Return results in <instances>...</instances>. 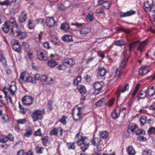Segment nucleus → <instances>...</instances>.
<instances>
[{
	"label": "nucleus",
	"mask_w": 155,
	"mask_h": 155,
	"mask_svg": "<svg viewBox=\"0 0 155 155\" xmlns=\"http://www.w3.org/2000/svg\"><path fill=\"white\" fill-rule=\"evenodd\" d=\"M35 78L36 81L39 80L41 81L47 82L49 84H52L53 82V79L51 77H48L45 74H36L35 76Z\"/></svg>",
	"instance_id": "nucleus-1"
},
{
	"label": "nucleus",
	"mask_w": 155,
	"mask_h": 155,
	"mask_svg": "<svg viewBox=\"0 0 155 155\" xmlns=\"http://www.w3.org/2000/svg\"><path fill=\"white\" fill-rule=\"evenodd\" d=\"M87 137L78 139L77 140L76 143L78 145H81L80 148L83 152H84L89 147V143L87 142Z\"/></svg>",
	"instance_id": "nucleus-2"
},
{
	"label": "nucleus",
	"mask_w": 155,
	"mask_h": 155,
	"mask_svg": "<svg viewBox=\"0 0 155 155\" xmlns=\"http://www.w3.org/2000/svg\"><path fill=\"white\" fill-rule=\"evenodd\" d=\"M11 32L14 37L15 38L18 37L21 39H24L27 36L26 32L21 31L18 28L15 29V30H14V28H12L11 31Z\"/></svg>",
	"instance_id": "nucleus-3"
},
{
	"label": "nucleus",
	"mask_w": 155,
	"mask_h": 155,
	"mask_svg": "<svg viewBox=\"0 0 155 155\" xmlns=\"http://www.w3.org/2000/svg\"><path fill=\"white\" fill-rule=\"evenodd\" d=\"M44 114V110H34L32 115L33 121L35 122L38 120H41L43 118V115Z\"/></svg>",
	"instance_id": "nucleus-4"
},
{
	"label": "nucleus",
	"mask_w": 155,
	"mask_h": 155,
	"mask_svg": "<svg viewBox=\"0 0 155 155\" xmlns=\"http://www.w3.org/2000/svg\"><path fill=\"white\" fill-rule=\"evenodd\" d=\"M11 47L13 50L18 53H20L22 49V47L20 42L17 40H13L11 43Z\"/></svg>",
	"instance_id": "nucleus-5"
},
{
	"label": "nucleus",
	"mask_w": 155,
	"mask_h": 155,
	"mask_svg": "<svg viewBox=\"0 0 155 155\" xmlns=\"http://www.w3.org/2000/svg\"><path fill=\"white\" fill-rule=\"evenodd\" d=\"M34 98L31 96L26 95L22 97V101L24 105L29 106L33 104Z\"/></svg>",
	"instance_id": "nucleus-6"
},
{
	"label": "nucleus",
	"mask_w": 155,
	"mask_h": 155,
	"mask_svg": "<svg viewBox=\"0 0 155 155\" xmlns=\"http://www.w3.org/2000/svg\"><path fill=\"white\" fill-rule=\"evenodd\" d=\"M103 85V83L102 82H97L94 84L93 87L95 89L94 94L96 95L100 92Z\"/></svg>",
	"instance_id": "nucleus-7"
},
{
	"label": "nucleus",
	"mask_w": 155,
	"mask_h": 155,
	"mask_svg": "<svg viewBox=\"0 0 155 155\" xmlns=\"http://www.w3.org/2000/svg\"><path fill=\"white\" fill-rule=\"evenodd\" d=\"M47 52L45 50H42L37 55V58L41 61H45L48 60Z\"/></svg>",
	"instance_id": "nucleus-8"
},
{
	"label": "nucleus",
	"mask_w": 155,
	"mask_h": 155,
	"mask_svg": "<svg viewBox=\"0 0 155 155\" xmlns=\"http://www.w3.org/2000/svg\"><path fill=\"white\" fill-rule=\"evenodd\" d=\"M7 22H8V23L10 25L11 27H12L11 28V30L12 28H14V30H15V29H17L19 27V26L17 24L16 20L14 17H12L10 18L9 20L7 21Z\"/></svg>",
	"instance_id": "nucleus-9"
},
{
	"label": "nucleus",
	"mask_w": 155,
	"mask_h": 155,
	"mask_svg": "<svg viewBox=\"0 0 155 155\" xmlns=\"http://www.w3.org/2000/svg\"><path fill=\"white\" fill-rule=\"evenodd\" d=\"M121 109L119 107H116L111 112V116L113 119H117L120 116Z\"/></svg>",
	"instance_id": "nucleus-10"
},
{
	"label": "nucleus",
	"mask_w": 155,
	"mask_h": 155,
	"mask_svg": "<svg viewBox=\"0 0 155 155\" xmlns=\"http://www.w3.org/2000/svg\"><path fill=\"white\" fill-rule=\"evenodd\" d=\"M97 71V76L98 77H103L105 76L107 73V70L104 67H101L98 68Z\"/></svg>",
	"instance_id": "nucleus-11"
},
{
	"label": "nucleus",
	"mask_w": 155,
	"mask_h": 155,
	"mask_svg": "<svg viewBox=\"0 0 155 155\" xmlns=\"http://www.w3.org/2000/svg\"><path fill=\"white\" fill-rule=\"evenodd\" d=\"M47 26L51 27L54 26L56 24V21L52 17H48L46 20Z\"/></svg>",
	"instance_id": "nucleus-12"
},
{
	"label": "nucleus",
	"mask_w": 155,
	"mask_h": 155,
	"mask_svg": "<svg viewBox=\"0 0 155 155\" xmlns=\"http://www.w3.org/2000/svg\"><path fill=\"white\" fill-rule=\"evenodd\" d=\"M136 13V12L135 11L132 10L127 11L126 12L124 13L121 12H120V16L121 17L130 16L135 14Z\"/></svg>",
	"instance_id": "nucleus-13"
},
{
	"label": "nucleus",
	"mask_w": 155,
	"mask_h": 155,
	"mask_svg": "<svg viewBox=\"0 0 155 155\" xmlns=\"http://www.w3.org/2000/svg\"><path fill=\"white\" fill-rule=\"evenodd\" d=\"M149 71L147 68V67L143 66L141 67L139 69V73L140 75L143 76L147 73Z\"/></svg>",
	"instance_id": "nucleus-14"
},
{
	"label": "nucleus",
	"mask_w": 155,
	"mask_h": 155,
	"mask_svg": "<svg viewBox=\"0 0 155 155\" xmlns=\"http://www.w3.org/2000/svg\"><path fill=\"white\" fill-rule=\"evenodd\" d=\"M146 91L149 97H152L155 94V88L153 86L148 87Z\"/></svg>",
	"instance_id": "nucleus-15"
},
{
	"label": "nucleus",
	"mask_w": 155,
	"mask_h": 155,
	"mask_svg": "<svg viewBox=\"0 0 155 155\" xmlns=\"http://www.w3.org/2000/svg\"><path fill=\"white\" fill-rule=\"evenodd\" d=\"M11 26L7 22V21H5L2 26V30L5 33H7L10 29Z\"/></svg>",
	"instance_id": "nucleus-16"
},
{
	"label": "nucleus",
	"mask_w": 155,
	"mask_h": 155,
	"mask_svg": "<svg viewBox=\"0 0 155 155\" xmlns=\"http://www.w3.org/2000/svg\"><path fill=\"white\" fill-rule=\"evenodd\" d=\"M147 95V92L146 90H141L137 94V100L139 101L140 99L144 98L146 97Z\"/></svg>",
	"instance_id": "nucleus-17"
},
{
	"label": "nucleus",
	"mask_w": 155,
	"mask_h": 155,
	"mask_svg": "<svg viewBox=\"0 0 155 155\" xmlns=\"http://www.w3.org/2000/svg\"><path fill=\"white\" fill-rule=\"evenodd\" d=\"M152 5H153V3L150 1H147L144 2L143 3V5L145 11L146 12L149 11L150 10Z\"/></svg>",
	"instance_id": "nucleus-18"
},
{
	"label": "nucleus",
	"mask_w": 155,
	"mask_h": 155,
	"mask_svg": "<svg viewBox=\"0 0 155 155\" xmlns=\"http://www.w3.org/2000/svg\"><path fill=\"white\" fill-rule=\"evenodd\" d=\"M139 42V40H137L133 42L129 43L128 45V48L129 52H131L133 49H134L137 45V44Z\"/></svg>",
	"instance_id": "nucleus-19"
},
{
	"label": "nucleus",
	"mask_w": 155,
	"mask_h": 155,
	"mask_svg": "<svg viewBox=\"0 0 155 155\" xmlns=\"http://www.w3.org/2000/svg\"><path fill=\"white\" fill-rule=\"evenodd\" d=\"M62 40L65 42H71L73 41L72 36L69 35H64L61 37Z\"/></svg>",
	"instance_id": "nucleus-20"
},
{
	"label": "nucleus",
	"mask_w": 155,
	"mask_h": 155,
	"mask_svg": "<svg viewBox=\"0 0 155 155\" xmlns=\"http://www.w3.org/2000/svg\"><path fill=\"white\" fill-rule=\"evenodd\" d=\"M33 130L30 127H28L25 130V132L24 134V136L27 138L30 137L33 134Z\"/></svg>",
	"instance_id": "nucleus-21"
},
{
	"label": "nucleus",
	"mask_w": 155,
	"mask_h": 155,
	"mask_svg": "<svg viewBox=\"0 0 155 155\" xmlns=\"http://www.w3.org/2000/svg\"><path fill=\"white\" fill-rule=\"evenodd\" d=\"M91 143L94 145L97 146L102 142L100 138L95 137L92 139L91 140Z\"/></svg>",
	"instance_id": "nucleus-22"
},
{
	"label": "nucleus",
	"mask_w": 155,
	"mask_h": 155,
	"mask_svg": "<svg viewBox=\"0 0 155 155\" xmlns=\"http://www.w3.org/2000/svg\"><path fill=\"white\" fill-rule=\"evenodd\" d=\"M28 75V73L26 71L21 73L20 75V82L22 83L23 81L25 82V80L27 79Z\"/></svg>",
	"instance_id": "nucleus-23"
},
{
	"label": "nucleus",
	"mask_w": 155,
	"mask_h": 155,
	"mask_svg": "<svg viewBox=\"0 0 155 155\" xmlns=\"http://www.w3.org/2000/svg\"><path fill=\"white\" fill-rule=\"evenodd\" d=\"M27 18L26 14L24 11H23L21 13L20 17L18 18V21L20 22L23 23L25 21Z\"/></svg>",
	"instance_id": "nucleus-24"
},
{
	"label": "nucleus",
	"mask_w": 155,
	"mask_h": 155,
	"mask_svg": "<svg viewBox=\"0 0 155 155\" xmlns=\"http://www.w3.org/2000/svg\"><path fill=\"white\" fill-rule=\"evenodd\" d=\"M129 88V84L128 83H127L125 85V86L122 88L121 89L118 88L117 90V92L118 93L117 96L118 97L119 96L121 93H123L126 91Z\"/></svg>",
	"instance_id": "nucleus-25"
},
{
	"label": "nucleus",
	"mask_w": 155,
	"mask_h": 155,
	"mask_svg": "<svg viewBox=\"0 0 155 155\" xmlns=\"http://www.w3.org/2000/svg\"><path fill=\"white\" fill-rule=\"evenodd\" d=\"M64 63L68 64L71 67L73 66L75 63V61L72 58H68L64 60Z\"/></svg>",
	"instance_id": "nucleus-26"
},
{
	"label": "nucleus",
	"mask_w": 155,
	"mask_h": 155,
	"mask_svg": "<svg viewBox=\"0 0 155 155\" xmlns=\"http://www.w3.org/2000/svg\"><path fill=\"white\" fill-rule=\"evenodd\" d=\"M146 41H143L140 43L138 46L137 50L140 51L141 53H142L144 51L143 48L145 46V44L146 43Z\"/></svg>",
	"instance_id": "nucleus-27"
},
{
	"label": "nucleus",
	"mask_w": 155,
	"mask_h": 155,
	"mask_svg": "<svg viewBox=\"0 0 155 155\" xmlns=\"http://www.w3.org/2000/svg\"><path fill=\"white\" fill-rule=\"evenodd\" d=\"M47 64L49 67L53 68L58 65V63L53 59H51L48 61Z\"/></svg>",
	"instance_id": "nucleus-28"
},
{
	"label": "nucleus",
	"mask_w": 155,
	"mask_h": 155,
	"mask_svg": "<svg viewBox=\"0 0 155 155\" xmlns=\"http://www.w3.org/2000/svg\"><path fill=\"white\" fill-rule=\"evenodd\" d=\"M60 28L61 30H64L65 31H67L69 30L70 28V26L69 24L67 23L64 22L61 24Z\"/></svg>",
	"instance_id": "nucleus-29"
},
{
	"label": "nucleus",
	"mask_w": 155,
	"mask_h": 155,
	"mask_svg": "<svg viewBox=\"0 0 155 155\" xmlns=\"http://www.w3.org/2000/svg\"><path fill=\"white\" fill-rule=\"evenodd\" d=\"M43 145L46 146H48L50 143L49 139L48 136H45L41 138Z\"/></svg>",
	"instance_id": "nucleus-30"
},
{
	"label": "nucleus",
	"mask_w": 155,
	"mask_h": 155,
	"mask_svg": "<svg viewBox=\"0 0 155 155\" xmlns=\"http://www.w3.org/2000/svg\"><path fill=\"white\" fill-rule=\"evenodd\" d=\"M137 128V126L135 123H131L128 125V131L130 130L133 133L134 130Z\"/></svg>",
	"instance_id": "nucleus-31"
},
{
	"label": "nucleus",
	"mask_w": 155,
	"mask_h": 155,
	"mask_svg": "<svg viewBox=\"0 0 155 155\" xmlns=\"http://www.w3.org/2000/svg\"><path fill=\"white\" fill-rule=\"evenodd\" d=\"M77 89L81 94L85 93L87 92V90L84 86L80 85L77 87Z\"/></svg>",
	"instance_id": "nucleus-32"
},
{
	"label": "nucleus",
	"mask_w": 155,
	"mask_h": 155,
	"mask_svg": "<svg viewBox=\"0 0 155 155\" xmlns=\"http://www.w3.org/2000/svg\"><path fill=\"white\" fill-rule=\"evenodd\" d=\"M99 135L101 138L106 139L107 138L108 134L107 131H104L100 132Z\"/></svg>",
	"instance_id": "nucleus-33"
},
{
	"label": "nucleus",
	"mask_w": 155,
	"mask_h": 155,
	"mask_svg": "<svg viewBox=\"0 0 155 155\" xmlns=\"http://www.w3.org/2000/svg\"><path fill=\"white\" fill-rule=\"evenodd\" d=\"M25 82H31L33 83H36V81L35 78V77L34 78H32L28 75L27 79L25 80Z\"/></svg>",
	"instance_id": "nucleus-34"
},
{
	"label": "nucleus",
	"mask_w": 155,
	"mask_h": 155,
	"mask_svg": "<svg viewBox=\"0 0 155 155\" xmlns=\"http://www.w3.org/2000/svg\"><path fill=\"white\" fill-rule=\"evenodd\" d=\"M127 151L129 155H134L135 154V150L133 147L131 146L128 147L127 149Z\"/></svg>",
	"instance_id": "nucleus-35"
},
{
	"label": "nucleus",
	"mask_w": 155,
	"mask_h": 155,
	"mask_svg": "<svg viewBox=\"0 0 155 155\" xmlns=\"http://www.w3.org/2000/svg\"><path fill=\"white\" fill-rule=\"evenodd\" d=\"M81 76L80 75L78 76L76 78H75L73 81V84L75 86H77L79 83L81 81Z\"/></svg>",
	"instance_id": "nucleus-36"
},
{
	"label": "nucleus",
	"mask_w": 155,
	"mask_h": 155,
	"mask_svg": "<svg viewBox=\"0 0 155 155\" xmlns=\"http://www.w3.org/2000/svg\"><path fill=\"white\" fill-rule=\"evenodd\" d=\"M89 32V30L88 28L83 29L80 31V34L84 37Z\"/></svg>",
	"instance_id": "nucleus-37"
},
{
	"label": "nucleus",
	"mask_w": 155,
	"mask_h": 155,
	"mask_svg": "<svg viewBox=\"0 0 155 155\" xmlns=\"http://www.w3.org/2000/svg\"><path fill=\"white\" fill-rule=\"evenodd\" d=\"M7 89L10 91L11 93L13 95L16 90V87L15 85L10 86L9 87L7 88Z\"/></svg>",
	"instance_id": "nucleus-38"
},
{
	"label": "nucleus",
	"mask_w": 155,
	"mask_h": 155,
	"mask_svg": "<svg viewBox=\"0 0 155 155\" xmlns=\"http://www.w3.org/2000/svg\"><path fill=\"white\" fill-rule=\"evenodd\" d=\"M81 107H78V113L77 114V116L79 117V119H75L74 116H73V117L74 120L77 122L78 121V120L81 119V115L82 113L81 112Z\"/></svg>",
	"instance_id": "nucleus-39"
},
{
	"label": "nucleus",
	"mask_w": 155,
	"mask_h": 155,
	"mask_svg": "<svg viewBox=\"0 0 155 155\" xmlns=\"http://www.w3.org/2000/svg\"><path fill=\"white\" fill-rule=\"evenodd\" d=\"M86 18L87 21L89 22L93 21L94 19V17L92 13L89 14L87 16Z\"/></svg>",
	"instance_id": "nucleus-40"
},
{
	"label": "nucleus",
	"mask_w": 155,
	"mask_h": 155,
	"mask_svg": "<svg viewBox=\"0 0 155 155\" xmlns=\"http://www.w3.org/2000/svg\"><path fill=\"white\" fill-rule=\"evenodd\" d=\"M18 108L20 109V112L23 114H25L26 111V109L21 105L20 102L18 103Z\"/></svg>",
	"instance_id": "nucleus-41"
},
{
	"label": "nucleus",
	"mask_w": 155,
	"mask_h": 155,
	"mask_svg": "<svg viewBox=\"0 0 155 155\" xmlns=\"http://www.w3.org/2000/svg\"><path fill=\"white\" fill-rule=\"evenodd\" d=\"M140 123L142 125H143L146 123L147 122V117L145 116H142L140 117Z\"/></svg>",
	"instance_id": "nucleus-42"
},
{
	"label": "nucleus",
	"mask_w": 155,
	"mask_h": 155,
	"mask_svg": "<svg viewBox=\"0 0 155 155\" xmlns=\"http://www.w3.org/2000/svg\"><path fill=\"white\" fill-rule=\"evenodd\" d=\"M122 69V68L120 67H119V68L117 69L116 70L115 72V75L114 76V78H115L119 76V75H120L121 73V70Z\"/></svg>",
	"instance_id": "nucleus-43"
},
{
	"label": "nucleus",
	"mask_w": 155,
	"mask_h": 155,
	"mask_svg": "<svg viewBox=\"0 0 155 155\" xmlns=\"http://www.w3.org/2000/svg\"><path fill=\"white\" fill-rule=\"evenodd\" d=\"M28 25V28L29 29H32L35 26V25L34 24L33 21L31 19L29 20Z\"/></svg>",
	"instance_id": "nucleus-44"
},
{
	"label": "nucleus",
	"mask_w": 155,
	"mask_h": 155,
	"mask_svg": "<svg viewBox=\"0 0 155 155\" xmlns=\"http://www.w3.org/2000/svg\"><path fill=\"white\" fill-rule=\"evenodd\" d=\"M58 129L56 128H54L51 130L50 131V134L51 135H54L58 136Z\"/></svg>",
	"instance_id": "nucleus-45"
},
{
	"label": "nucleus",
	"mask_w": 155,
	"mask_h": 155,
	"mask_svg": "<svg viewBox=\"0 0 155 155\" xmlns=\"http://www.w3.org/2000/svg\"><path fill=\"white\" fill-rule=\"evenodd\" d=\"M111 5V2L109 1H106L103 3L102 5L106 9H108Z\"/></svg>",
	"instance_id": "nucleus-46"
},
{
	"label": "nucleus",
	"mask_w": 155,
	"mask_h": 155,
	"mask_svg": "<svg viewBox=\"0 0 155 155\" xmlns=\"http://www.w3.org/2000/svg\"><path fill=\"white\" fill-rule=\"evenodd\" d=\"M34 136H35L41 137L42 136V134L41 132V129L39 128L34 132Z\"/></svg>",
	"instance_id": "nucleus-47"
},
{
	"label": "nucleus",
	"mask_w": 155,
	"mask_h": 155,
	"mask_svg": "<svg viewBox=\"0 0 155 155\" xmlns=\"http://www.w3.org/2000/svg\"><path fill=\"white\" fill-rule=\"evenodd\" d=\"M16 121L18 123V125L23 124L26 123V119L24 118L22 119H18L16 120Z\"/></svg>",
	"instance_id": "nucleus-48"
},
{
	"label": "nucleus",
	"mask_w": 155,
	"mask_h": 155,
	"mask_svg": "<svg viewBox=\"0 0 155 155\" xmlns=\"http://www.w3.org/2000/svg\"><path fill=\"white\" fill-rule=\"evenodd\" d=\"M104 148V144H103L102 142L100 144L98 145L97 147V150L98 151H100L103 150Z\"/></svg>",
	"instance_id": "nucleus-49"
},
{
	"label": "nucleus",
	"mask_w": 155,
	"mask_h": 155,
	"mask_svg": "<svg viewBox=\"0 0 155 155\" xmlns=\"http://www.w3.org/2000/svg\"><path fill=\"white\" fill-rule=\"evenodd\" d=\"M124 42L123 40H120L116 41L115 42V44L117 46H122L124 45Z\"/></svg>",
	"instance_id": "nucleus-50"
},
{
	"label": "nucleus",
	"mask_w": 155,
	"mask_h": 155,
	"mask_svg": "<svg viewBox=\"0 0 155 155\" xmlns=\"http://www.w3.org/2000/svg\"><path fill=\"white\" fill-rule=\"evenodd\" d=\"M12 4V2H10L8 0H5L4 1L1 2V5H10Z\"/></svg>",
	"instance_id": "nucleus-51"
},
{
	"label": "nucleus",
	"mask_w": 155,
	"mask_h": 155,
	"mask_svg": "<svg viewBox=\"0 0 155 155\" xmlns=\"http://www.w3.org/2000/svg\"><path fill=\"white\" fill-rule=\"evenodd\" d=\"M136 134L137 135H138L140 134H145V131L141 129H139L137 130L135 132Z\"/></svg>",
	"instance_id": "nucleus-52"
},
{
	"label": "nucleus",
	"mask_w": 155,
	"mask_h": 155,
	"mask_svg": "<svg viewBox=\"0 0 155 155\" xmlns=\"http://www.w3.org/2000/svg\"><path fill=\"white\" fill-rule=\"evenodd\" d=\"M84 23H79L77 22L75 23H72L71 24V25L75 26L78 28H80L81 27L82 25H84Z\"/></svg>",
	"instance_id": "nucleus-53"
},
{
	"label": "nucleus",
	"mask_w": 155,
	"mask_h": 155,
	"mask_svg": "<svg viewBox=\"0 0 155 155\" xmlns=\"http://www.w3.org/2000/svg\"><path fill=\"white\" fill-rule=\"evenodd\" d=\"M66 117L65 116H63L59 120V121L63 124L65 125L67 123V121L66 120Z\"/></svg>",
	"instance_id": "nucleus-54"
},
{
	"label": "nucleus",
	"mask_w": 155,
	"mask_h": 155,
	"mask_svg": "<svg viewBox=\"0 0 155 155\" xmlns=\"http://www.w3.org/2000/svg\"><path fill=\"white\" fill-rule=\"evenodd\" d=\"M104 100V98H102L99 100L95 103V105L97 107L101 106L103 102V100Z\"/></svg>",
	"instance_id": "nucleus-55"
},
{
	"label": "nucleus",
	"mask_w": 155,
	"mask_h": 155,
	"mask_svg": "<svg viewBox=\"0 0 155 155\" xmlns=\"http://www.w3.org/2000/svg\"><path fill=\"white\" fill-rule=\"evenodd\" d=\"M75 143H70L68 144V146L69 148L71 149H74L75 148Z\"/></svg>",
	"instance_id": "nucleus-56"
},
{
	"label": "nucleus",
	"mask_w": 155,
	"mask_h": 155,
	"mask_svg": "<svg viewBox=\"0 0 155 155\" xmlns=\"http://www.w3.org/2000/svg\"><path fill=\"white\" fill-rule=\"evenodd\" d=\"M17 155H26V151L24 150H20L18 152Z\"/></svg>",
	"instance_id": "nucleus-57"
},
{
	"label": "nucleus",
	"mask_w": 155,
	"mask_h": 155,
	"mask_svg": "<svg viewBox=\"0 0 155 155\" xmlns=\"http://www.w3.org/2000/svg\"><path fill=\"white\" fill-rule=\"evenodd\" d=\"M2 119H3V121L4 123L7 122L9 121L8 117V116L6 115H2Z\"/></svg>",
	"instance_id": "nucleus-58"
},
{
	"label": "nucleus",
	"mask_w": 155,
	"mask_h": 155,
	"mask_svg": "<svg viewBox=\"0 0 155 155\" xmlns=\"http://www.w3.org/2000/svg\"><path fill=\"white\" fill-rule=\"evenodd\" d=\"M143 155H151V152L150 150H146L143 151Z\"/></svg>",
	"instance_id": "nucleus-59"
},
{
	"label": "nucleus",
	"mask_w": 155,
	"mask_h": 155,
	"mask_svg": "<svg viewBox=\"0 0 155 155\" xmlns=\"http://www.w3.org/2000/svg\"><path fill=\"white\" fill-rule=\"evenodd\" d=\"M43 45L44 48L47 49H48L50 48V47L49 45V43L48 41H46L44 43Z\"/></svg>",
	"instance_id": "nucleus-60"
},
{
	"label": "nucleus",
	"mask_w": 155,
	"mask_h": 155,
	"mask_svg": "<svg viewBox=\"0 0 155 155\" xmlns=\"http://www.w3.org/2000/svg\"><path fill=\"white\" fill-rule=\"evenodd\" d=\"M0 62H2L3 63L6 62V59L5 58L3 54L0 55Z\"/></svg>",
	"instance_id": "nucleus-61"
},
{
	"label": "nucleus",
	"mask_w": 155,
	"mask_h": 155,
	"mask_svg": "<svg viewBox=\"0 0 155 155\" xmlns=\"http://www.w3.org/2000/svg\"><path fill=\"white\" fill-rule=\"evenodd\" d=\"M22 46L25 49H28L29 48V45L27 42H23L22 43Z\"/></svg>",
	"instance_id": "nucleus-62"
},
{
	"label": "nucleus",
	"mask_w": 155,
	"mask_h": 155,
	"mask_svg": "<svg viewBox=\"0 0 155 155\" xmlns=\"http://www.w3.org/2000/svg\"><path fill=\"white\" fill-rule=\"evenodd\" d=\"M7 140H9L10 141H13L14 139V138L13 136L11 134H8L7 136Z\"/></svg>",
	"instance_id": "nucleus-63"
},
{
	"label": "nucleus",
	"mask_w": 155,
	"mask_h": 155,
	"mask_svg": "<svg viewBox=\"0 0 155 155\" xmlns=\"http://www.w3.org/2000/svg\"><path fill=\"white\" fill-rule=\"evenodd\" d=\"M8 141L7 136L1 137L0 139V141L2 143H5Z\"/></svg>",
	"instance_id": "nucleus-64"
}]
</instances>
